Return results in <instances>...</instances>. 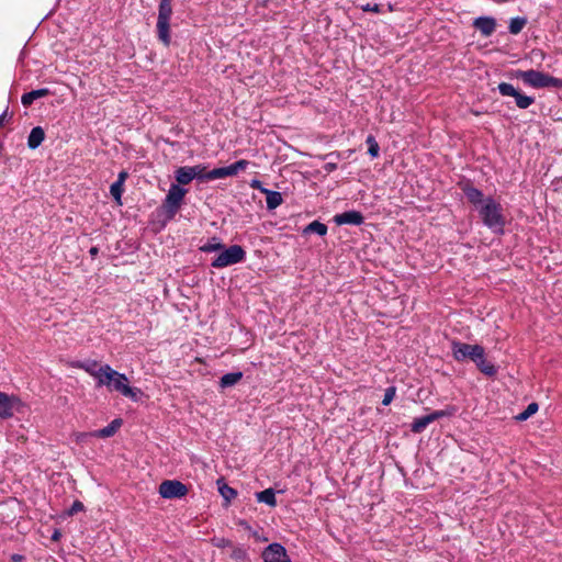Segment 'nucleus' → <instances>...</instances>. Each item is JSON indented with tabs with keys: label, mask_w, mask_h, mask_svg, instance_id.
Returning <instances> with one entry per match:
<instances>
[{
	"label": "nucleus",
	"mask_w": 562,
	"mask_h": 562,
	"mask_svg": "<svg viewBox=\"0 0 562 562\" xmlns=\"http://www.w3.org/2000/svg\"><path fill=\"white\" fill-rule=\"evenodd\" d=\"M99 252V249L98 247H91L90 250H89V254L91 255L92 258H94Z\"/></svg>",
	"instance_id": "46"
},
{
	"label": "nucleus",
	"mask_w": 562,
	"mask_h": 562,
	"mask_svg": "<svg viewBox=\"0 0 562 562\" xmlns=\"http://www.w3.org/2000/svg\"><path fill=\"white\" fill-rule=\"evenodd\" d=\"M246 258L245 249L239 245H232L228 248L222 249L220 254L213 259L211 266L216 269H222L244 261Z\"/></svg>",
	"instance_id": "5"
},
{
	"label": "nucleus",
	"mask_w": 562,
	"mask_h": 562,
	"mask_svg": "<svg viewBox=\"0 0 562 562\" xmlns=\"http://www.w3.org/2000/svg\"><path fill=\"white\" fill-rule=\"evenodd\" d=\"M191 169H193L195 173V179L198 180H206V175L209 171H206V167L203 165H195L191 166Z\"/></svg>",
	"instance_id": "37"
},
{
	"label": "nucleus",
	"mask_w": 562,
	"mask_h": 562,
	"mask_svg": "<svg viewBox=\"0 0 562 562\" xmlns=\"http://www.w3.org/2000/svg\"><path fill=\"white\" fill-rule=\"evenodd\" d=\"M538 408V404L532 402L527 406V408L524 412L519 413L515 418L518 422L527 420L529 417L537 413Z\"/></svg>",
	"instance_id": "27"
},
{
	"label": "nucleus",
	"mask_w": 562,
	"mask_h": 562,
	"mask_svg": "<svg viewBox=\"0 0 562 562\" xmlns=\"http://www.w3.org/2000/svg\"><path fill=\"white\" fill-rule=\"evenodd\" d=\"M231 557L236 561H245L247 559V551L241 547H235Z\"/></svg>",
	"instance_id": "36"
},
{
	"label": "nucleus",
	"mask_w": 562,
	"mask_h": 562,
	"mask_svg": "<svg viewBox=\"0 0 562 562\" xmlns=\"http://www.w3.org/2000/svg\"><path fill=\"white\" fill-rule=\"evenodd\" d=\"M367 144L369 145L368 154L373 158L378 157L380 147H379L378 142L375 140V138L372 135H369L367 137Z\"/></svg>",
	"instance_id": "31"
},
{
	"label": "nucleus",
	"mask_w": 562,
	"mask_h": 562,
	"mask_svg": "<svg viewBox=\"0 0 562 562\" xmlns=\"http://www.w3.org/2000/svg\"><path fill=\"white\" fill-rule=\"evenodd\" d=\"M265 562H292L285 548L280 543L269 544L262 552Z\"/></svg>",
	"instance_id": "9"
},
{
	"label": "nucleus",
	"mask_w": 562,
	"mask_h": 562,
	"mask_svg": "<svg viewBox=\"0 0 562 562\" xmlns=\"http://www.w3.org/2000/svg\"><path fill=\"white\" fill-rule=\"evenodd\" d=\"M515 76L516 78L521 79L524 83L532 88H562V79L552 77L538 70H516Z\"/></svg>",
	"instance_id": "3"
},
{
	"label": "nucleus",
	"mask_w": 562,
	"mask_h": 562,
	"mask_svg": "<svg viewBox=\"0 0 562 562\" xmlns=\"http://www.w3.org/2000/svg\"><path fill=\"white\" fill-rule=\"evenodd\" d=\"M395 393H396V389L394 386H390L385 390V393H384V396H383V400H382V404L384 406H387L389 404H391V402L393 401L394 396H395Z\"/></svg>",
	"instance_id": "38"
},
{
	"label": "nucleus",
	"mask_w": 562,
	"mask_h": 562,
	"mask_svg": "<svg viewBox=\"0 0 562 562\" xmlns=\"http://www.w3.org/2000/svg\"><path fill=\"white\" fill-rule=\"evenodd\" d=\"M172 14L171 0H160L157 19L158 38L165 46L170 44V18Z\"/></svg>",
	"instance_id": "4"
},
{
	"label": "nucleus",
	"mask_w": 562,
	"mask_h": 562,
	"mask_svg": "<svg viewBox=\"0 0 562 562\" xmlns=\"http://www.w3.org/2000/svg\"><path fill=\"white\" fill-rule=\"evenodd\" d=\"M262 192L266 193V203L269 210H274L281 205L283 199L280 192L271 191L268 189H262Z\"/></svg>",
	"instance_id": "20"
},
{
	"label": "nucleus",
	"mask_w": 562,
	"mask_h": 562,
	"mask_svg": "<svg viewBox=\"0 0 562 562\" xmlns=\"http://www.w3.org/2000/svg\"><path fill=\"white\" fill-rule=\"evenodd\" d=\"M193 171L194 170L189 166L178 168L175 173L178 184L184 186L195 179V173Z\"/></svg>",
	"instance_id": "17"
},
{
	"label": "nucleus",
	"mask_w": 562,
	"mask_h": 562,
	"mask_svg": "<svg viewBox=\"0 0 562 562\" xmlns=\"http://www.w3.org/2000/svg\"><path fill=\"white\" fill-rule=\"evenodd\" d=\"M24 560V557L21 554H12L11 561L12 562H22Z\"/></svg>",
	"instance_id": "45"
},
{
	"label": "nucleus",
	"mask_w": 562,
	"mask_h": 562,
	"mask_svg": "<svg viewBox=\"0 0 562 562\" xmlns=\"http://www.w3.org/2000/svg\"><path fill=\"white\" fill-rule=\"evenodd\" d=\"M59 538V532L58 531H55L54 535H53V539L54 540H57Z\"/></svg>",
	"instance_id": "48"
},
{
	"label": "nucleus",
	"mask_w": 562,
	"mask_h": 562,
	"mask_svg": "<svg viewBox=\"0 0 562 562\" xmlns=\"http://www.w3.org/2000/svg\"><path fill=\"white\" fill-rule=\"evenodd\" d=\"M480 345H470L460 341L452 342V353L457 361H463L465 359H471L477 357V352L480 351Z\"/></svg>",
	"instance_id": "8"
},
{
	"label": "nucleus",
	"mask_w": 562,
	"mask_h": 562,
	"mask_svg": "<svg viewBox=\"0 0 562 562\" xmlns=\"http://www.w3.org/2000/svg\"><path fill=\"white\" fill-rule=\"evenodd\" d=\"M85 508L83 504L80 501H75L70 508L68 509L67 514L69 516H72L79 512H82Z\"/></svg>",
	"instance_id": "39"
},
{
	"label": "nucleus",
	"mask_w": 562,
	"mask_h": 562,
	"mask_svg": "<svg viewBox=\"0 0 562 562\" xmlns=\"http://www.w3.org/2000/svg\"><path fill=\"white\" fill-rule=\"evenodd\" d=\"M527 24V19L522 16L513 18L509 21L508 30L512 34H518Z\"/></svg>",
	"instance_id": "26"
},
{
	"label": "nucleus",
	"mask_w": 562,
	"mask_h": 562,
	"mask_svg": "<svg viewBox=\"0 0 562 562\" xmlns=\"http://www.w3.org/2000/svg\"><path fill=\"white\" fill-rule=\"evenodd\" d=\"M256 498L259 503H265L271 507L277 505L276 493L272 488H266L256 494Z\"/></svg>",
	"instance_id": "22"
},
{
	"label": "nucleus",
	"mask_w": 562,
	"mask_h": 562,
	"mask_svg": "<svg viewBox=\"0 0 562 562\" xmlns=\"http://www.w3.org/2000/svg\"><path fill=\"white\" fill-rule=\"evenodd\" d=\"M243 379V372H229L224 374L220 380V386L222 389L231 387L237 384Z\"/></svg>",
	"instance_id": "21"
},
{
	"label": "nucleus",
	"mask_w": 562,
	"mask_h": 562,
	"mask_svg": "<svg viewBox=\"0 0 562 562\" xmlns=\"http://www.w3.org/2000/svg\"><path fill=\"white\" fill-rule=\"evenodd\" d=\"M97 386H105L109 391L117 392L133 401H137L142 393L139 389L130 386L128 378L124 373H120L109 364L102 366V371L97 380Z\"/></svg>",
	"instance_id": "1"
},
{
	"label": "nucleus",
	"mask_w": 562,
	"mask_h": 562,
	"mask_svg": "<svg viewBox=\"0 0 562 562\" xmlns=\"http://www.w3.org/2000/svg\"><path fill=\"white\" fill-rule=\"evenodd\" d=\"M363 220V215L355 210L337 214L334 217L337 225H361Z\"/></svg>",
	"instance_id": "11"
},
{
	"label": "nucleus",
	"mask_w": 562,
	"mask_h": 562,
	"mask_svg": "<svg viewBox=\"0 0 562 562\" xmlns=\"http://www.w3.org/2000/svg\"><path fill=\"white\" fill-rule=\"evenodd\" d=\"M248 165H249V161L245 160V159H240V160L234 162V166L236 167V170L238 172L245 170L248 167Z\"/></svg>",
	"instance_id": "41"
},
{
	"label": "nucleus",
	"mask_w": 562,
	"mask_h": 562,
	"mask_svg": "<svg viewBox=\"0 0 562 562\" xmlns=\"http://www.w3.org/2000/svg\"><path fill=\"white\" fill-rule=\"evenodd\" d=\"M361 10L364 11V12H374V13H380L381 12V7L376 3H367V4H363L361 5Z\"/></svg>",
	"instance_id": "40"
},
{
	"label": "nucleus",
	"mask_w": 562,
	"mask_h": 562,
	"mask_svg": "<svg viewBox=\"0 0 562 562\" xmlns=\"http://www.w3.org/2000/svg\"><path fill=\"white\" fill-rule=\"evenodd\" d=\"M476 352L477 357L473 358V362L483 374L493 376L496 373V369L491 362L486 361L484 348L481 346L480 351Z\"/></svg>",
	"instance_id": "14"
},
{
	"label": "nucleus",
	"mask_w": 562,
	"mask_h": 562,
	"mask_svg": "<svg viewBox=\"0 0 562 562\" xmlns=\"http://www.w3.org/2000/svg\"><path fill=\"white\" fill-rule=\"evenodd\" d=\"M72 367L86 371L95 380L99 379L100 373L102 371V366H99V362L97 360L77 361L72 364Z\"/></svg>",
	"instance_id": "15"
},
{
	"label": "nucleus",
	"mask_w": 562,
	"mask_h": 562,
	"mask_svg": "<svg viewBox=\"0 0 562 562\" xmlns=\"http://www.w3.org/2000/svg\"><path fill=\"white\" fill-rule=\"evenodd\" d=\"M429 424H431L429 415L415 418L411 425V430L415 434H420L427 428Z\"/></svg>",
	"instance_id": "24"
},
{
	"label": "nucleus",
	"mask_w": 562,
	"mask_h": 562,
	"mask_svg": "<svg viewBox=\"0 0 562 562\" xmlns=\"http://www.w3.org/2000/svg\"><path fill=\"white\" fill-rule=\"evenodd\" d=\"M224 168H225L226 177H233V176H236L238 173V171L236 170V167L234 166V164H232L229 166H226Z\"/></svg>",
	"instance_id": "42"
},
{
	"label": "nucleus",
	"mask_w": 562,
	"mask_h": 562,
	"mask_svg": "<svg viewBox=\"0 0 562 562\" xmlns=\"http://www.w3.org/2000/svg\"><path fill=\"white\" fill-rule=\"evenodd\" d=\"M202 252H215L224 249V244L218 237L210 238L205 244L199 248Z\"/></svg>",
	"instance_id": "23"
},
{
	"label": "nucleus",
	"mask_w": 562,
	"mask_h": 562,
	"mask_svg": "<svg viewBox=\"0 0 562 562\" xmlns=\"http://www.w3.org/2000/svg\"><path fill=\"white\" fill-rule=\"evenodd\" d=\"M502 211L501 204L492 198L485 199L480 209V215L484 225L495 233L503 232L504 228L505 221Z\"/></svg>",
	"instance_id": "2"
},
{
	"label": "nucleus",
	"mask_w": 562,
	"mask_h": 562,
	"mask_svg": "<svg viewBox=\"0 0 562 562\" xmlns=\"http://www.w3.org/2000/svg\"><path fill=\"white\" fill-rule=\"evenodd\" d=\"M48 94H50V91L47 88L32 90L22 95L21 102L24 106H30L35 100L47 97Z\"/></svg>",
	"instance_id": "16"
},
{
	"label": "nucleus",
	"mask_w": 562,
	"mask_h": 562,
	"mask_svg": "<svg viewBox=\"0 0 562 562\" xmlns=\"http://www.w3.org/2000/svg\"><path fill=\"white\" fill-rule=\"evenodd\" d=\"M44 138H45L44 130L41 126L33 127L27 137V146L31 149H35L43 143Z\"/></svg>",
	"instance_id": "18"
},
{
	"label": "nucleus",
	"mask_w": 562,
	"mask_h": 562,
	"mask_svg": "<svg viewBox=\"0 0 562 562\" xmlns=\"http://www.w3.org/2000/svg\"><path fill=\"white\" fill-rule=\"evenodd\" d=\"M121 426H122V419L115 418L106 427L99 429V430H94L90 434H81V437L92 436V437H98V438H110L116 434V431L120 429Z\"/></svg>",
	"instance_id": "12"
},
{
	"label": "nucleus",
	"mask_w": 562,
	"mask_h": 562,
	"mask_svg": "<svg viewBox=\"0 0 562 562\" xmlns=\"http://www.w3.org/2000/svg\"><path fill=\"white\" fill-rule=\"evenodd\" d=\"M498 91L502 95H505V97H516L518 90L515 89V87L510 83H507V82H501L498 85Z\"/></svg>",
	"instance_id": "30"
},
{
	"label": "nucleus",
	"mask_w": 562,
	"mask_h": 562,
	"mask_svg": "<svg viewBox=\"0 0 562 562\" xmlns=\"http://www.w3.org/2000/svg\"><path fill=\"white\" fill-rule=\"evenodd\" d=\"M158 492L162 498L172 499L184 497L189 490L178 480H166L160 483Z\"/></svg>",
	"instance_id": "6"
},
{
	"label": "nucleus",
	"mask_w": 562,
	"mask_h": 562,
	"mask_svg": "<svg viewBox=\"0 0 562 562\" xmlns=\"http://www.w3.org/2000/svg\"><path fill=\"white\" fill-rule=\"evenodd\" d=\"M186 194V189L181 188L179 184H171L164 201V207L166 212L170 215H175L179 210Z\"/></svg>",
	"instance_id": "7"
},
{
	"label": "nucleus",
	"mask_w": 562,
	"mask_h": 562,
	"mask_svg": "<svg viewBox=\"0 0 562 562\" xmlns=\"http://www.w3.org/2000/svg\"><path fill=\"white\" fill-rule=\"evenodd\" d=\"M335 168H336V165H334V164L328 165V167H327V169H329V170H333V169H335Z\"/></svg>",
	"instance_id": "49"
},
{
	"label": "nucleus",
	"mask_w": 562,
	"mask_h": 562,
	"mask_svg": "<svg viewBox=\"0 0 562 562\" xmlns=\"http://www.w3.org/2000/svg\"><path fill=\"white\" fill-rule=\"evenodd\" d=\"M218 492L227 504L237 496V492L225 483L218 486Z\"/></svg>",
	"instance_id": "28"
},
{
	"label": "nucleus",
	"mask_w": 562,
	"mask_h": 562,
	"mask_svg": "<svg viewBox=\"0 0 562 562\" xmlns=\"http://www.w3.org/2000/svg\"><path fill=\"white\" fill-rule=\"evenodd\" d=\"M5 115H7V112H3V113L0 115V126H1V125H2V123H3V120H4Z\"/></svg>",
	"instance_id": "47"
},
{
	"label": "nucleus",
	"mask_w": 562,
	"mask_h": 562,
	"mask_svg": "<svg viewBox=\"0 0 562 562\" xmlns=\"http://www.w3.org/2000/svg\"><path fill=\"white\" fill-rule=\"evenodd\" d=\"M250 187L254 188V189H259V190L262 191L261 182L259 180H251Z\"/></svg>",
	"instance_id": "44"
},
{
	"label": "nucleus",
	"mask_w": 562,
	"mask_h": 562,
	"mask_svg": "<svg viewBox=\"0 0 562 562\" xmlns=\"http://www.w3.org/2000/svg\"><path fill=\"white\" fill-rule=\"evenodd\" d=\"M454 412H456L454 407H450V408H447V409L435 411L431 414H429V417H430V420L432 423V422H435V420H437L439 418L451 416V415L454 414Z\"/></svg>",
	"instance_id": "32"
},
{
	"label": "nucleus",
	"mask_w": 562,
	"mask_h": 562,
	"mask_svg": "<svg viewBox=\"0 0 562 562\" xmlns=\"http://www.w3.org/2000/svg\"><path fill=\"white\" fill-rule=\"evenodd\" d=\"M473 26L479 30L483 36H490L495 31L496 21L491 16H480L474 20Z\"/></svg>",
	"instance_id": "13"
},
{
	"label": "nucleus",
	"mask_w": 562,
	"mask_h": 562,
	"mask_svg": "<svg viewBox=\"0 0 562 562\" xmlns=\"http://www.w3.org/2000/svg\"><path fill=\"white\" fill-rule=\"evenodd\" d=\"M463 193L467 196V199L474 205L483 204V193L479 189L467 184L463 189Z\"/></svg>",
	"instance_id": "19"
},
{
	"label": "nucleus",
	"mask_w": 562,
	"mask_h": 562,
	"mask_svg": "<svg viewBox=\"0 0 562 562\" xmlns=\"http://www.w3.org/2000/svg\"><path fill=\"white\" fill-rule=\"evenodd\" d=\"M123 186L122 183L120 182H113L110 187V192H111V195L115 199V201L119 203V204H122L121 202V196H122V193H123Z\"/></svg>",
	"instance_id": "33"
},
{
	"label": "nucleus",
	"mask_w": 562,
	"mask_h": 562,
	"mask_svg": "<svg viewBox=\"0 0 562 562\" xmlns=\"http://www.w3.org/2000/svg\"><path fill=\"white\" fill-rule=\"evenodd\" d=\"M21 404L19 397L0 391V418L8 419L14 414V409Z\"/></svg>",
	"instance_id": "10"
},
{
	"label": "nucleus",
	"mask_w": 562,
	"mask_h": 562,
	"mask_svg": "<svg viewBox=\"0 0 562 562\" xmlns=\"http://www.w3.org/2000/svg\"><path fill=\"white\" fill-rule=\"evenodd\" d=\"M226 178L225 168H214L213 170L209 171L206 175V180H215V179H223Z\"/></svg>",
	"instance_id": "35"
},
{
	"label": "nucleus",
	"mask_w": 562,
	"mask_h": 562,
	"mask_svg": "<svg viewBox=\"0 0 562 562\" xmlns=\"http://www.w3.org/2000/svg\"><path fill=\"white\" fill-rule=\"evenodd\" d=\"M211 543L220 549L233 547V542L229 539L223 537H214L211 539Z\"/></svg>",
	"instance_id": "34"
},
{
	"label": "nucleus",
	"mask_w": 562,
	"mask_h": 562,
	"mask_svg": "<svg viewBox=\"0 0 562 562\" xmlns=\"http://www.w3.org/2000/svg\"><path fill=\"white\" fill-rule=\"evenodd\" d=\"M126 178H127V172L126 171H121L119 173L117 180L115 182H120V183L124 184V181H125Z\"/></svg>",
	"instance_id": "43"
},
{
	"label": "nucleus",
	"mask_w": 562,
	"mask_h": 562,
	"mask_svg": "<svg viewBox=\"0 0 562 562\" xmlns=\"http://www.w3.org/2000/svg\"><path fill=\"white\" fill-rule=\"evenodd\" d=\"M304 233H306V234L314 233L319 236H324L327 233V226L318 221H313L304 228Z\"/></svg>",
	"instance_id": "25"
},
{
	"label": "nucleus",
	"mask_w": 562,
	"mask_h": 562,
	"mask_svg": "<svg viewBox=\"0 0 562 562\" xmlns=\"http://www.w3.org/2000/svg\"><path fill=\"white\" fill-rule=\"evenodd\" d=\"M515 101H516V105L519 109H527V108H529L535 102V99L532 97L521 94L518 91L516 97H515Z\"/></svg>",
	"instance_id": "29"
}]
</instances>
